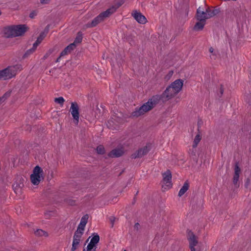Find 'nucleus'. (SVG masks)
I'll return each instance as SVG.
<instances>
[{
	"mask_svg": "<svg viewBox=\"0 0 251 251\" xmlns=\"http://www.w3.org/2000/svg\"><path fill=\"white\" fill-rule=\"evenodd\" d=\"M183 85V81L182 79L176 80L165 90L163 97L168 100L171 99L181 90Z\"/></svg>",
	"mask_w": 251,
	"mask_h": 251,
	"instance_id": "obj_1",
	"label": "nucleus"
},
{
	"mask_svg": "<svg viewBox=\"0 0 251 251\" xmlns=\"http://www.w3.org/2000/svg\"><path fill=\"white\" fill-rule=\"evenodd\" d=\"M159 99V97L158 96H153L147 102L143 104L139 108L136 109L132 113V115L135 117H139L144 114L145 113L151 110L157 103Z\"/></svg>",
	"mask_w": 251,
	"mask_h": 251,
	"instance_id": "obj_2",
	"label": "nucleus"
},
{
	"mask_svg": "<svg viewBox=\"0 0 251 251\" xmlns=\"http://www.w3.org/2000/svg\"><path fill=\"white\" fill-rule=\"evenodd\" d=\"M27 28V26L25 25L9 26L4 28V33L8 38L20 36L25 32Z\"/></svg>",
	"mask_w": 251,
	"mask_h": 251,
	"instance_id": "obj_3",
	"label": "nucleus"
},
{
	"mask_svg": "<svg viewBox=\"0 0 251 251\" xmlns=\"http://www.w3.org/2000/svg\"><path fill=\"white\" fill-rule=\"evenodd\" d=\"M22 69V66L21 65L8 67L0 71V79L3 80L10 79L15 76L17 73Z\"/></svg>",
	"mask_w": 251,
	"mask_h": 251,
	"instance_id": "obj_4",
	"label": "nucleus"
},
{
	"mask_svg": "<svg viewBox=\"0 0 251 251\" xmlns=\"http://www.w3.org/2000/svg\"><path fill=\"white\" fill-rule=\"evenodd\" d=\"M117 7L115 6H112L110 8L107 9L105 11L101 13L97 17H96L88 25L89 27H94L96 26L98 24L103 21L104 19L108 17L112 14L114 13Z\"/></svg>",
	"mask_w": 251,
	"mask_h": 251,
	"instance_id": "obj_5",
	"label": "nucleus"
},
{
	"mask_svg": "<svg viewBox=\"0 0 251 251\" xmlns=\"http://www.w3.org/2000/svg\"><path fill=\"white\" fill-rule=\"evenodd\" d=\"M187 234V239L190 251H201L202 245L198 242L196 236L191 231H188Z\"/></svg>",
	"mask_w": 251,
	"mask_h": 251,
	"instance_id": "obj_6",
	"label": "nucleus"
},
{
	"mask_svg": "<svg viewBox=\"0 0 251 251\" xmlns=\"http://www.w3.org/2000/svg\"><path fill=\"white\" fill-rule=\"evenodd\" d=\"M217 13L216 10L208 8L205 11H203L201 10V7H199L197 11V18L199 21L205 22L206 19L214 16L216 15Z\"/></svg>",
	"mask_w": 251,
	"mask_h": 251,
	"instance_id": "obj_7",
	"label": "nucleus"
},
{
	"mask_svg": "<svg viewBox=\"0 0 251 251\" xmlns=\"http://www.w3.org/2000/svg\"><path fill=\"white\" fill-rule=\"evenodd\" d=\"M31 182L34 185H38L43 179V170L38 166H36L33 170V174L30 176Z\"/></svg>",
	"mask_w": 251,
	"mask_h": 251,
	"instance_id": "obj_8",
	"label": "nucleus"
},
{
	"mask_svg": "<svg viewBox=\"0 0 251 251\" xmlns=\"http://www.w3.org/2000/svg\"><path fill=\"white\" fill-rule=\"evenodd\" d=\"M70 111L72 115L75 125H77L79 123V107L76 102H74L71 103Z\"/></svg>",
	"mask_w": 251,
	"mask_h": 251,
	"instance_id": "obj_9",
	"label": "nucleus"
},
{
	"mask_svg": "<svg viewBox=\"0 0 251 251\" xmlns=\"http://www.w3.org/2000/svg\"><path fill=\"white\" fill-rule=\"evenodd\" d=\"M48 32V29H47L45 30L43 32H42V33H40L39 36L37 38V40L33 44L32 49L28 50L25 53V56L28 54L32 53L35 50L37 46L41 43L42 40L46 36Z\"/></svg>",
	"mask_w": 251,
	"mask_h": 251,
	"instance_id": "obj_10",
	"label": "nucleus"
},
{
	"mask_svg": "<svg viewBox=\"0 0 251 251\" xmlns=\"http://www.w3.org/2000/svg\"><path fill=\"white\" fill-rule=\"evenodd\" d=\"M172 186V174L170 171L167 170L163 174L162 187L164 189L167 190L171 188Z\"/></svg>",
	"mask_w": 251,
	"mask_h": 251,
	"instance_id": "obj_11",
	"label": "nucleus"
},
{
	"mask_svg": "<svg viewBox=\"0 0 251 251\" xmlns=\"http://www.w3.org/2000/svg\"><path fill=\"white\" fill-rule=\"evenodd\" d=\"M100 240V237L98 234L93 236L90 243L87 245L84 251H96L97 245Z\"/></svg>",
	"mask_w": 251,
	"mask_h": 251,
	"instance_id": "obj_12",
	"label": "nucleus"
},
{
	"mask_svg": "<svg viewBox=\"0 0 251 251\" xmlns=\"http://www.w3.org/2000/svg\"><path fill=\"white\" fill-rule=\"evenodd\" d=\"M242 14L238 9H232L228 11L226 13V16L233 21L238 22L240 20Z\"/></svg>",
	"mask_w": 251,
	"mask_h": 251,
	"instance_id": "obj_13",
	"label": "nucleus"
},
{
	"mask_svg": "<svg viewBox=\"0 0 251 251\" xmlns=\"http://www.w3.org/2000/svg\"><path fill=\"white\" fill-rule=\"evenodd\" d=\"M82 235L83 233L80 231H76L75 232L72 244V251H75L77 249Z\"/></svg>",
	"mask_w": 251,
	"mask_h": 251,
	"instance_id": "obj_14",
	"label": "nucleus"
},
{
	"mask_svg": "<svg viewBox=\"0 0 251 251\" xmlns=\"http://www.w3.org/2000/svg\"><path fill=\"white\" fill-rule=\"evenodd\" d=\"M88 218L89 217L87 214L85 215L81 218L80 222L76 231H80L83 233L85 226L88 222Z\"/></svg>",
	"mask_w": 251,
	"mask_h": 251,
	"instance_id": "obj_15",
	"label": "nucleus"
},
{
	"mask_svg": "<svg viewBox=\"0 0 251 251\" xmlns=\"http://www.w3.org/2000/svg\"><path fill=\"white\" fill-rule=\"evenodd\" d=\"M132 15L134 18L139 23L141 24H144L147 22V19L146 17L144 15H143L140 12L135 11L132 14Z\"/></svg>",
	"mask_w": 251,
	"mask_h": 251,
	"instance_id": "obj_16",
	"label": "nucleus"
},
{
	"mask_svg": "<svg viewBox=\"0 0 251 251\" xmlns=\"http://www.w3.org/2000/svg\"><path fill=\"white\" fill-rule=\"evenodd\" d=\"M124 152L122 148H116L111 151L109 153L108 156L111 157H118L122 156Z\"/></svg>",
	"mask_w": 251,
	"mask_h": 251,
	"instance_id": "obj_17",
	"label": "nucleus"
},
{
	"mask_svg": "<svg viewBox=\"0 0 251 251\" xmlns=\"http://www.w3.org/2000/svg\"><path fill=\"white\" fill-rule=\"evenodd\" d=\"M75 48V44L72 43L65 48V49L61 52L60 57L57 59V61H58L59 58L63 56L68 53L70 52Z\"/></svg>",
	"mask_w": 251,
	"mask_h": 251,
	"instance_id": "obj_18",
	"label": "nucleus"
},
{
	"mask_svg": "<svg viewBox=\"0 0 251 251\" xmlns=\"http://www.w3.org/2000/svg\"><path fill=\"white\" fill-rule=\"evenodd\" d=\"M240 169L237 164H236L234 168V175L233 176V183L235 185L237 184L239 180Z\"/></svg>",
	"mask_w": 251,
	"mask_h": 251,
	"instance_id": "obj_19",
	"label": "nucleus"
},
{
	"mask_svg": "<svg viewBox=\"0 0 251 251\" xmlns=\"http://www.w3.org/2000/svg\"><path fill=\"white\" fill-rule=\"evenodd\" d=\"M148 151L149 150L147 147H145L143 149H141L133 155V157H141L144 155L146 154L148 152Z\"/></svg>",
	"mask_w": 251,
	"mask_h": 251,
	"instance_id": "obj_20",
	"label": "nucleus"
},
{
	"mask_svg": "<svg viewBox=\"0 0 251 251\" xmlns=\"http://www.w3.org/2000/svg\"><path fill=\"white\" fill-rule=\"evenodd\" d=\"M188 188L189 184L188 182H185L179 191L178 196L181 197L182 195H183L188 190Z\"/></svg>",
	"mask_w": 251,
	"mask_h": 251,
	"instance_id": "obj_21",
	"label": "nucleus"
},
{
	"mask_svg": "<svg viewBox=\"0 0 251 251\" xmlns=\"http://www.w3.org/2000/svg\"><path fill=\"white\" fill-rule=\"evenodd\" d=\"M205 25V22L203 21H199L197 22L195 25L194 28L195 30H201Z\"/></svg>",
	"mask_w": 251,
	"mask_h": 251,
	"instance_id": "obj_22",
	"label": "nucleus"
},
{
	"mask_svg": "<svg viewBox=\"0 0 251 251\" xmlns=\"http://www.w3.org/2000/svg\"><path fill=\"white\" fill-rule=\"evenodd\" d=\"M34 234H35V235L39 236L47 237L48 235V233L46 231H45L41 229H36L34 231Z\"/></svg>",
	"mask_w": 251,
	"mask_h": 251,
	"instance_id": "obj_23",
	"label": "nucleus"
},
{
	"mask_svg": "<svg viewBox=\"0 0 251 251\" xmlns=\"http://www.w3.org/2000/svg\"><path fill=\"white\" fill-rule=\"evenodd\" d=\"M201 139V137L200 135V134H197L194 139V141H193V145L194 146V147H197L198 144L200 143Z\"/></svg>",
	"mask_w": 251,
	"mask_h": 251,
	"instance_id": "obj_24",
	"label": "nucleus"
},
{
	"mask_svg": "<svg viewBox=\"0 0 251 251\" xmlns=\"http://www.w3.org/2000/svg\"><path fill=\"white\" fill-rule=\"evenodd\" d=\"M209 52L211 53L210 55V58L212 59H215L217 56V52L214 50L212 47H210L209 49Z\"/></svg>",
	"mask_w": 251,
	"mask_h": 251,
	"instance_id": "obj_25",
	"label": "nucleus"
},
{
	"mask_svg": "<svg viewBox=\"0 0 251 251\" xmlns=\"http://www.w3.org/2000/svg\"><path fill=\"white\" fill-rule=\"evenodd\" d=\"M82 40V35L81 33H78L76 37L75 38V41L73 43H74L75 44H77V43H79L81 42Z\"/></svg>",
	"mask_w": 251,
	"mask_h": 251,
	"instance_id": "obj_26",
	"label": "nucleus"
},
{
	"mask_svg": "<svg viewBox=\"0 0 251 251\" xmlns=\"http://www.w3.org/2000/svg\"><path fill=\"white\" fill-rule=\"evenodd\" d=\"M188 153L191 156H196L197 153V147H194V146L192 145V148L189 150Z\"/></svg>",
	"mask_w": 251,
	"mask_h": 251,
	"instance_id": "obj_27",
	"label": "nucleus"
},
{
	"mask_svg": "<svg viewBox=\"0 0 251 251\" xmlns=\"http://www.w3.org/2000/svg\"><path fill=\"white\" fill-rule=\"evenodd\" d=\"M54 101L55 102L61 104V105H63V104L65 101V100L63 97H60L59 98H55L54 100Z\"/></svg>",
	"mask_w": 251,
	"mask_h": 251,
	"instance_id": "obj_28",
	"label": "nucleus"
},
{
	"mask_svg": "<svg viewBox=\"0 0 251 251\" xmlns=\"http://www.w3.org/2000/svg\"><path fill=\"white\" fill-rule=\"evenodd\" d=\"M97 151L98 153L102 154L104 153V148L101 146L100 145L97 148Z\"/></svg>",
	"mask_w": 251,
	"mask_h": 251,
	"instance_id": "obj_29",
	"label": "nucleus"
},
{
	"mask_svg": "<svg viewBox=\"0 0 251 251\" xmlns=\"http://www.w3.org/2000/svg\"><path fill=\"white\" fill-rule=\"evenodd\" d=\"M10 95V92H7L1 97H0V104L4 101Z\"/></svg>",
	"mask_w": 251,
	"mask_h": 251,
	"instance_id": "obj_30",
	"label": "nucleus"
},
{
	"mask_svg": "<svg viewBox=\"0 0 251 251\" xmlns=\"http://www.w3.org/2000/svg\"><path fill=\"white\" fill-rule=\"evenodd\" d=\"M114 122L112 120H110L108 122V126L110 128L112 129H115L116 127L113 126V125L114 124Z\"/></svg>",
	"mask_w": 251,
	"mask_h": 251,
	"instance_id": "obj_31",
	"label": "nucleus"
},
{
	"mask_svg": "<svg viewBox=\"0 0 251 251\" xmlns=\"http://www.w3.org/2000/svg\"><path fill=\"white\" fill-rule=\"evenodd\" d=\"M251 183V180L250 178H247L245 182V185L247 188Z\"/></svg>",
	"mask_w": 251,
	"mask_h": 251,
	"instance_id": "obj_32",
	"label": "nucleus"
},
{
	"mask_svg": "<svg viewBox=\"0 0 251 251\" xmlns=\"http://www.w3.org/2000/svg\"><path fill=\"white\" fill-rule=\"evenodd\" d=\"M51 52H52L51 50H49L46 53V54L44 56V57H43L44 59H46L51 53Z\"/></svg>",
	"mask_w": 251,
	"mask_h": 251,
	"instance_id": "obj_33",
	"label": "nucleus"
},
{
	"mask_svg": "<svg viewBox=\"0 0 251 251\" xmlns=\"http://www.w3.org/2000/svg\"><path fill=\"white\" fill-rule=\"evenodd\" d=\"M50 0H40V2L42 4H46L48 3Z\"/></svg>",
	"mask_w": 251,
	"mask_h": 251,
	"instance_id": "obj_34",
	"label": "nucleus"
},
{
	"mask_svg": "<svg viewBox=\"0 0 251 251\" xmlns=\"http://www.w3.org/2000/svg\"><path fill=\"white\" fill-rule=\"evenodd\" d=\"M35 16V14H34V13H31L29 15V17L31 18H33Z\"/></svg>",
	"mask_w": 251,
	"mask_h": 251,
	"instance_id": "obj_35",
	"label": "nucleus"
},
{
	"mask_svg": "<svg viewBox=\"0 0 251 251\" xmlns=\"http://www.w3.org/2000/svg\"><path fill=\"white\" fill-rule=\"evenodd\" d=\"M139 225V224H138V223H136V224H135V226L137 227Z\"/></svg>",
	"mask_w": 251,
	"mask_h": 251,
	"instance_id": "obj_36",
	"label": "nucleus"
},
{
	"mask_svg": "<svg viewBox=\"0 0 251 251\" xmlns=\"http://www.w3.org/2000/svg\"><path fill=\"white\" fill-rule=\"evenodd\" d=\"M221 94H222V93H223V90H221Z\"/></svg>",
	"mask_w": 251,
	"mask_h": 251,
	"instance_id": "obj_37",
	"label": "nucleus"
},
{
	"mask_svg": "<svg viewBox=\"0 0 251 251\" xmlns=\"http://www.w3.org/2000/svg\"><path fill=\"white\" fill-rule=\"evenodd\" d=\"M124 251H126V250H124Z\"/></svg>",
	"mask_w": 251,
	"mask_h": 251,
	"instance_id": "obj_38",
	"label": "nucleus"
}]
</instances>
